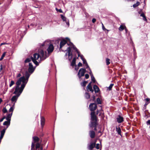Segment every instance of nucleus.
<instances>
[{"label": "nucleus", "mask_w": 150, "mask_h": 150, "mask_svg": "<svg viewBox=\"0 0 150 150\" xmlns=\"http://www.w3.org/2000/svg\"><path fill=\"white\" fill-rule=\"evenodd\" d=\"M38 54L39 55L40 60L39 62L40 63L42 61L45 59L49 56V54H47L46 51H44L42 50H39L38 52Z\"/></svg>", "instance_id": "nucleus-1"}, {"label": "nucleus", "mask_w": 150, "mask_h": 150, "mask_svg": "<svg viewBox=\"0 0 150 150\" xmlns=\"http://www.w3.org/2000/svg\"><path fill=\"white\" fill-rule=\"evenodd\" d=\"M91 120L89 124H91V126L93 124L96 125V123H97V118L95 114V111L92 112H91Z\"/></svg>", "instance_id": "nucleus-2"}, {"label": "nucleus", "mask_w": 150, "mask_h": 150, "mask_svg": "<svg viewBox=\"0 0 150 150\" xmlns=\"http://www.w3.org/2000/svg\"><path fill=\"white\" fill-rule=\"evenodd\" d=\"M22 92H23L21 91H17V92L14 93V91L13 93V94H15V95L12 97L11 99V100L12 103H14V105H15V103L16 102L18 98L20 96Z\"/></svg>", "instance_id": "nucleus-3"}, {"label": "nucleus", "mask_w": 150, "mask_h": 150, "mask_svg": "<svg viewBox=\"0 0 150 150\" xmlns=\"http://www.w3.org/2000/svg\"><path fill=\"white\" fill-rule=\"evenodd\" d=\"M31 150H43V147L41 146L40 143H37L35 144L32 142L31 146Z\"/></svg>", "instance_id": "nucleus-4"}, {"label": "nucleus", "mask_w": 150, "mask_h": 150, "mask_svg": "<svg viewBox=\"0 0 150 150\" xmlns=\"http://www.w3.org/2000/svg\"><path fill=\"white\" fill-rule=\"evenodd\" d=\"M32 60L34 63L37 66L39 65V61L38 62L36 60H38L39 58V55L38 54V53H35L33 54V57L31 56Z\"/></svg>", "instance_id": "nucleus-5"}, {"label": "nucleus", "mask_w": 150, "mask_h": 150, "mask_svg": "<svg viewBox=\"0 0 150 150\" xmlns=\"http://www.w3.org/2000/svg\"><path fill=\"white\" fill-rule=\"evenodd\" d=\"M23 78V77H21L17 80L16 82V86L14 87V88H15L14 93H16V92L17 91H21L20 87L19 86L21 83V82L22 81V79Z\"/></svg>", "instance_id": "nucleus-6"}, {"label": "nucleus", "mask_w": 150, "mask_h": 150, "mask_svg": "<svg viewBox=\"0 0 150 150\" xmlns=\"http://www.w3.org/2000/svg\"><path fill=\"white\" fill-rule=\"evenodd\" d=\"M86 72V70L85 68H82L80 69L78 73L77 76L79 79H81V77L84 76L85 73Z\"/></svg>", "instance_id": "nucleus-7"}, {"label": "nucleus", "mask_w": 150, "mask_h": 150, "mask_svg": "<svg viewBox=\"0 0 150 150\" xmlns=\"http://www.w3.org/2000/svg\"><path fill=\"white\" fill-rule=\"evenodd\" d=\"M71 48H72L70 46L69 47L67 48V49L66 50H65V51H67L68 52V59L69 61H71V59L73 57V54L72 52H71Z\"/></svg>", "instance_id": "nucleus-8"}, {"label": "nucleus", "mask_w": 150, "mask_h": 150, "mask_svg": "<svg viewBox=\"0 0 150 150\" xmlns=\"http://www.w3.org/2000/svg\"><path fill=\"white\" fill-rule=\"evenodd\" d=\"M70 43L72 45V48H73L74 50H75L78 54V57H80L82 60V61L85 58H84L83 55L80 54V52L79 51L78 49L76 48V47L75 46V45L72 42H71Z\"/></svg>", "instance_id": "nucleus-9"}, {"label": "nucleus", "mask_w": 150, "mask_h": 150, "mask_svg": "<svg viewBox=\"0 0 150 150\" xmlns=\"http://www.w3.org/2000/svg\"><path fill=\"white\" fill-rule=\"evenodd\" d=\"M89 107L90 110L92 112H93L96 109L97 106L96 103H93L90 104Z\"/></svg>", "instance_id": "nucleus-10"}, {"label": "nucleus", "mask_w": 150, "mask_h": 150, "mask_svg": "<svg viewBox=\"0 0 150 150\" xmlns=\"http://www.w3.org/2000/svg\"><path fill=\"white\" fill-rule=\"evenodd\" d=\"M36 68V67H33L31 63H29V67L28 68V71L29 73H33Z\"/></svg>", "instance_id": "nucleus-11"}, {"label": "nucleus", "mask_w": 150, "mask_h": 150, "mask_svg": "<svg viewBox=\"0 0 150 150\" xmlns=\"http://www.w3.org/2000/svg\"><path fill=\"white\" fill-rule=\"evenodd\" d=\"M116 121L119 123H120L124 121L123 117L120 115H118L116 118Z\"/></svg>", "instance_id": "nucleus-12"}, {"label": "nucleus", "mask_w": 150, "mask_h": 150, "mask_svg": "<svg viewBox=\"0 0 150 150\" xmlns=\"http://www.w3.org/2000/svg\"><path fill=\"white\" fill-rule=\"evenodd\" d=\"M49 45L47 49V51L48 52L47 54H49L50 55V54L52 53L54 50V47L52 44H50Z\"/></svg>", "instance_id": "nucleus-13"}, {"label": "nucleus", "mask_w": 150, "mask_h": 150, "mask_svg": "<svg viewBox=\"0 0 150 150\" xmlns=\"http://www.w3.org/2000/svg\"><path fill=\"white\" fill-rule=\"evenodd\" d=\"M22 83L21 84L20 87L21 91L23 92L24 88L25 87L26 84H27V82L26 81L25 79H22Z\"/></svg>", "instance_id": "nucleus-14"}, {"label": "nucleus", "mask_w": 150, "mask_h": 150, "mask_svg": "<svg viewBox=\"0 0 150 150\" xmlns=\"http://www.w3.org/2000/svg\"><path fill=\"white\" fill-rule=\"evenodd\" d=\"M61 18L63 21H65L67 25L69 26V20L65 16L62 15H61Z\"/></svg>", "instance_id": "nucleus-15"}, {"label": "nucleus", "mask_w": 150, "mask_h": 150, "mask_svg": "<svg viewBox=\"0 0 150 150\" xmlns=\"http://www.w3.org/2000/svg\"><path fill=\"white\" fill-rule=\"evenodd\" d=\"M96 145L95 143L91 142L90 144H88L87 145V148L89 150H92L95 147Z\"/></svg>", "instance_id": "nucleus-16"}, {"label": "nucleus", "mask_w": 150, "mask_h": 150, "mask_svg": "<svg viewBox=\"0 0 150 150\" xmlns=\"http://www.w3.org/2000/svg\"><path fill=\"white\" fill-rule=\"evenodd\" d=\"M50 44V42L45 41H44L43 43H39L38 44V45L40 46V48H42V47L44 46H46L47 45H48L49 44Z\"/></svg>", "instance_id": "nucleus-17"}, {"label": "nucleus", "mask_w": 150, "mask_h": 150, "mask_svg": "<svg viewBox=\"0 0 150 150\" xmlns=\"http://www.w3.org/2000/svg\"><path fill=\"white\" fill-rule=\"evenodd\" d=\"M6 129V128H4L0 131V142H1L2 139L3 137Z\"/></svg>", "instance_id": "nucleus-18"}, {"label": "nucleus", "mask_w": 150, "mask_h": 150, "mask_svg": "<svg viewBox=\"0 0 150 150\" xmlns=\"http://www.w3.org/2000/svg\"><path fill=\"white\" fill-rule=\"evenodd\" d=\"M67 43V41L64 39L61 41L59 45V49H61Z\"/></svg>", "instance_id": "nucleus-19"}, {"label": "nucleus", "mask_w": 150, "mask_h": 150, "mask_svg": "<svg viewBox=\"0 0 150 150\" xmlns=\"http://www.w3.org/2000/svg\"><path fill=\"white\" fill-rule=\"evenodd\" d=\"M89 135L91 138H93L95 136V132L93 130L90 131L89 132Z\"/></svg>", "instance_id": "nucleus-20"}, {"label": "nucleus", "mask_w": 150, "mask_h": 150, "mask_svg": "<svg viewBox=\"0 0 150 150\" xmlns=\"http://www.w3.org/2000/svg\"><path fill=\"white\" fill-rule=\"evenodd\" d=\"M116 131L117 133V134L122 137V135L121 134V130L120 128L119 127H116Z\"/></svg>", "instance_id": "nucleus-21"}, {"label": "nucleus", "mask_w": 150, "mask_h": 150, "mask_svg": "<svg viewBox=\"0 0 150 150\" xmlns=\"http://www.w3.org/2000/svg\"><path fill=\"white\" fill-rule=\"evenodd\" d=\"M93 88L96 93H98L100 91L99 88L98 86L96 85L93 86Z\"/></svg>", "instance_id": "nucleus-22"}, {"label": "nucleus", "mask_w": 150, "mask_h": 150, "mask_svg": "<svg viewBox=\"0 0 150 150\" xmlns=\"http://www.w3.org/2000/svg\"><path fill=\"white\" fill-rule=\"evenodd\" d=\"M12 115V113L7 114L6 117V120L11 122V118Z\"/></svg>", "instance_id": "nucleus-23"}, {"label": "nucleus", "mask_w": 150, "mask_h": 150, "mask_svg": "<svg viewBox=\"0 0 150 150\" xmlns=\"http://www.w3.org/2000/svg\"><path fill=\"white\" fill-rule=\"evenodd\" d=\"M45 118L43 117H41V124L42 127V128L45 124Z\"/></svg>", "instance_id": "nucleus-24"}, {"label": "nucleus", "mask_w": 150, "mask_h": 150, "mask_svg": "<svg viewBox=\"0 0 150 150\" xmlns=\"http://www.w3.org/2000/svg\"><path fill=\"white\" fill-rule=\"evenodd\" d=\"M76 59L75 57H74V58H73L72 61L71 63V66L72 67L75 66L76 67Z\"/></svg>", "instance_id": "nucleus-25"}, {"label": "nucleus", "mask_w": 150, "mask_h": 150, "mask_svg": "<svg viewBox=\"0 0 150 150\" xmlns=\"http://www.w3.org/2000/svg\"><path fill=\"white\" fill-rule=\"evenodd\" d=\"M10 122L8 121H5L3 124V125H6V128L7 129L8 127L10 125Z\"/></svg>", "instance_id": "nucleus-26"}, {"label": "nucleus", "mask_w": 150, "mask_h": 150, "mask_svg": "<svg viewBox=\"0 0 150 150\" xmlns=\"http://www.w3.org/2000/svg\"><path fill=\"white\" fill-rule=\"evenodd\" d=\"M33 141L35 143L38 142L39 141V138L37 136H34L33 137Z\"/></svg>", "instance_id": "nucleus-27"}, {"label": "nucleus", "mask_w": 150, "mask_h": 150, "mask_svg": "<svg viewBox=\"0 0 150 150\" xmlns=\"http://www.w3.org/2000/svg\"><path fill=\"white\" fill-rule=\"evenodd\" d=\"M84 81H83V82L81 83V86L83 87H85L86 86V84L88 83V81H85V79H84Z\"/></svg>", "instance_id": "nucleus-28"}, {"label": "nucleus", "mask_w": 150, "mask_h": 150, "mask_svg": "<svg viewBox=\"0 0 150 150\" xmlns=\"http://www.w3.org/2000/svg\"><path fill=\"white\" fill-rule=\"evenodd\" d=\"M98 125V123H97L96 125H94L93 124L91 126V124H89V126L90 127L92 128H93V127H94V130L95 131H96L97 130V128H96L97 126Z\"/></svg>", "instance_id": "nucleus-29"}, {"label": "nucleus", "mask_w": 150, "mask_h": 150, "mask_svg": "<svg viewBox=\"0 0 150 150\" xmlns=\"http://www.w3.org/2000/svg\"><path fill=\"white\" fill-rule=\"evenodd\" d=\"M84 96L86 99H88L90 98V95L88 93L86 92L85 93Z\"/></svg>", "instance_id": "nucleus-30"}, {"label": "nucleus", "mask_w": 150, "mask_h": 150, "mask_svg": "<svg viewBox=\"0 0 150 150\" xmlns=\"http://www.w3.org/2000/svg\"><path fill=\"white\" fill-rule=\"evenodd\" d=\"M14 106H15L14 103H13L12 106L10 108L9 110V112H11V113H13V111L14 110Z\"/></svg>", "instance_id": "nucleus-31"}, {"label": "nucleus", "mask_w": 150, "mask_h": 150, "mask_svg": "<svg viewBox=\"0 0 150 150\" xmlns=\"http://www.w3.org/2000/svg\"><path fill=\"white\" fill-rule=\"evenodd\" d=\"M125 28V25H121L119 28V30L120 31H122Z\"/></svg>", "instance_id": "nucleus-32"}, {"label": "nucleus", "mask_w": 150, "mask_h": 150, "mask_svg": "<svg viewBox=\"0 0 150 150\" xmlns=\"http://www.w3.org/2000/svg\"><path fill=\"white\" fill-rule=\"evenodd\" d=\"M32 73H29L28 71H26L25 72V77L29 78L30 75Z\"/></svg>", "instance_id": "nucleus-33"}, {"label": "nucleus", "mask_w": 150, "mask_h": 150, "mask_svg": "<svg viewBox=\"0 0 150 150\" xmlns=\"http://www.w3.org/2000/svg\"><path fill=\"white\" fill-rule=\"evenodd\" d=\"M102 28L103 30L104 31H106L107 32L105 31V33H108V32L109 31V30L106 29L105 28L103 24L102 23Z\"/></svg>", "instance_id": "nucleus-34"}, {"label": "nucleus", "mask_w": 150, "mask_h": 150, "mask_svg": "<svg viewBox=\"0 0 150 150\" xmlns=\"http://www.w3.org/2000/svg\"><path fill=\"white\" fill-rule=\"evenodd\" d=\"M32 60V58L31 57L30 58H26L24 61V62L25 63L29 62Z\"/></svg>", "instance_id": "nucleus-35"}, {"label": "nucleus", "mask_w": 150, "mask_h": 150, "mask_svg": "<svg viewBox=\"0 0 150 150\" xmlns=\"http://www.w3.org/2000/svg\"><path fill=\"white\" fill-rule=\"evenodd\" d=\"M68 41H69V43H67V45H68L70 46L72 48V45H71V44L70 43L71 42L70 41V40L69 38L68 37H66L65 38Z\"/></svg>", "instance_id": "nucleus-36"}, {"label": "nucleus", "mask_w": 150, "mask_h": 150, "mask_svg": "<svg viewBox=\"0 0 150 150\" xmlns=\"http://www.w3.org/2000/svg\"><path fill=\"white\" fill-rule=\"evenodd\" d=\"M140 16L143 17V20L144 21H146L147 20L146 17L144 13H142L140 15Z\"/></svg>", "instance_id": "nucleus-37"}, {"label": "nucleus", "mask_w": 150, "mask_h": 150, "mask_svg": "<svg viewBox=\"0 0 150 150\" xmlns=\"http://www.w3.org/2000/svg\"><path fill=\"white\" fill-rule=\"evenodd\" d=\"M86 89L88 91H89H89L91 92H93V90L92 89V86L89 87L88 88L86 87Z\"/></svg>", "instance_id": "nucleus-38"}, {"label": "nucleus", "mask_w": 150, "mask_h": 150, "mask_svg": "<svg viewBox=\"0 0 150 150\" xmlns=\"http://www.w3.org/2000/svg\"><path fill=\"white\" fill-rule=\"evenodd\" d=\"M96 102L98 104H102V102L99 98H97Z\"/></svg>", "instance_id": "nucleus-39"}, {"label": "nucleus", "mask_w": 150, "mask_h": 150, "mask_svg": "<svg viewBox=\"0 0 150 150\" xmlns=\"http://www.w3.org/2000/svg\"><path fill=\"white\" fill-rule=\"evenodd\" d=\"M140 4V3L139 2L137 1L136 4L133 5V6L134 8H135L138 6Z\"/></svg>", "instance_id": "nucleus-40"}, {"label": "nucleus", "mask_w": 150, "mask_h": 150, "mask_svg": "<svg viewBox=\"0 0 150 150\" xmlns=\"http://www.w3.org/2000/svg\"><path fill=\"white\" fill-rule=\"evenodd\" d=\"M6 54V52H4L3 53L1 57L0 58V61H1L5 57Z\"/></svg>", "instance_id": "nucleus-41"}, {"label": "nucleus", "mask_w": 150, "mask_h": 150, "mask_svg": "<svg viewBox=\"0 0 150 150\" xmlns=\"http://www.w3.org/2000/svg\"><path fill=\"white\" fill-rule=\"evenodd\" d=\"M91 80L93 81V83H95L96 81V80L94 78L93 75L91 76Z\"/></svg>", "instance_id": "nucleus-42"}, {"label": "nucleus", "mask_w": 150, "mask_h": 150, "mask_svg": "<svg viewBox=\"0 0 150 150\" xmlns=\"http://www.w3.org/2000/svg\"><path fill=\"white\" fill-rule=\"evenodd\" d=\"M60 40V39H58L56 40L55 41V43L56 44L58 47L59 46V42Z\"/></svg>", "instance_id": "nucleus-43"}, {"label": "nucleus", "mask_w": 150, "mask_h": 150, "mask_svg": "<svg viewBox=\"0 0 150 150\" xmlns=\"http://www.w3.org/2000/svg\"><path fill=\"white\" fill-rule=\"evenodd\" d=\"M114 84L113 83H111L110 86L108 87V88L109 91L111 90L112 86H113Z\"/></svg>", "instance_id": "nucleus-44"}, {"label": "nucleus", "mask_w": 150, "mask_h": 150, "mask_svg": "<svg viewBox=\"0 0 150 150\" xmlns=\"http://www.w3.org/2000/svg\"><path fill=\"white\" fill-rule=\"evenodd\" d=\"M110 59H109L108 58L106 59V62L107 65H108L110 64Z\"/></svg>", "instance_id": "nucleus-45"}, {"label": "nucleus", "mask_w": 150, "mask_h": 150, "mask_svg": "<svg viewBox=\"0 0 150 150\" xmlns=\"http://www.w3.org/2000/svg\"><path fill=\"white\" fill-rule=\"evenodd\" d=\"M2 111L4 113H5L7 112V110L6 107H4L3 108Z\"/></svg>", "instance_id": "nucleus-46"}, {"label": "nucleus", "mask_w": 150, "mask_h": 150, "mask_svg": "<svg viewBox=\"0 0 150 150\" xmlns=\"http://www.w3.org/2000/svg\"><path fill=\"white\" fill-rule=\"evenodd\" d=\"M14 84V82L13 80H11V83L9 84V86L10 87H11L12 85H13Z\"/></svg>", "instance_id": "nucleus-47"}, {"label": "nucleus", "mask_w": 150, "mask_h": 150, "mask_svg": "<svg viewBox=\"0 0 150 150\" xmlns=\"http://www.w3.org/2000/svg\"><path fill=\"white\" fill-rule=\"evenodd\" d=\"M56 11L57 12H59L60 13H62L63 11L61 9H58L57 8H55Z\"/></svg>", "instance_id": "nucleus-48"}, {"label": "nucleus", "mask_w": 150, "mask_h": 150, "mask_svg": "<svg viewBox=\"0 0 150 150\" xmlns=\"http://www.w3.org/2000/svg\"><path fill=\"white\" fill-rule=\"evenodd\" d=\"M36 26V24L35 23H32L30 24V26H31L32 27H35Z\"/></svg>", "instance_id": "nucleus-49"}, {"label": "nucleus", "mask_w": 150, "mask_h": 150, "mask_svg": "<svg viewBox=\"0 0 150 150\" xmlns=\"http://www.w3.org/2000/svg\"><path fill=\"white\" fill-rule=\"evenodd\" d=\"M21 77H23V78L22 79H25L26 80V82H27V83L28 82L29 78L27 77H25V78L24 76H22Z\"/></svg>", "instance_id": "nucleus-50"}, {"label": "nucleus", "mask_w": 150, "mask_h": 150, "mask_svg": "<svg viewBox=\"0 0 150 150\" xmlns=\"http://www.w3.org/2000/svg\"><path fill=\"white\" fill-rule=\"evenodd\" d=\"M89 76L88 74H86L85 75V78L86 79H88L89 78Z\"/></svg>", "instance_id": "nucleus-51"}, {"label": "nucleus", "mask_w": 150, "mask_h": 150, "mask_svg": "<svg viewBox=\"0 0 150 150\" xmlns=\"http://www.w3.org/2000/svg\"><path fill=\"white\" fill-rule=\"evenodd\" d=\"M146 124L147 125H150V120H148L146 122Z\"/></svg>", "instance_id": "nucleus-52"}, {"label": "nucleus", "mask_w": 150, "mask_h": 150, "mask_svg": "<svg viewBox=\"0 0 150 150\" xmlns=\"http://www.w3.org/2000/svg\"><path fill=\"white\" fill-rule=\"evenodd\" d=\"M83 64L85 65V64H86V63H87L86 59H83Z\"/></svg>", "instance_id": "nucleus-53"}, {"label": "nucleus", "mask_w": 150, "mask_h": 150, "mask_svg": "<svg viewBox=\"0 0 150 150\" xmlns=\"http://www.w3.org/2000/svg\"><path fill=\"white\" fill-rule=\"evenodd\" d=\"M96 21V19L95 18H93L92 20V22L93 23H94Z\"/></svg>", "instance_id": "nucleus-54"}, {"label": "nucleus", "mask_w": 150, "mask_h": 150, "mask_svg": "<svg viewBox=\"0 0 150 150\" xmlns=\"http://www.w3.org/2000/svg\"><path fill=\"white\" fill-rule=\"evenodd\" d=\"M99 144H96V148L97 149H99Z\"/></svg>", "instance_id": "nucleus-55"}, {"label": "nucleus", "mask_w": 150, "mask_h": 150, "mask_svg": "<svg viewBox=\"0 0 150 150\" xmlns=\"http://www.w3.org/2000/svg\"><path fill=\"white\" fill-rule=\"evenodd\" d=\"M82 64L80 62H79V63L78 64V66L79 67H82Z\"/></svg>", "instance_id": "nucleus-56"}, {"label": "nucleus", "mask_w": 150, "mask_h": 150, "mask_svg": "<svg viewBox=\"0 0 150 150\" xmlns=\"http://www.w3.org/2000/svg\"><path fill=\"white\" fill-rule=\"evenodd\" d=\"M92 98H93V99H92L93 101H95V99H96L95 96L93 95L92 96Z\"/></svg>", "instance_id": "nucleus-57"}, {"label": "nucleus", "mask_w": 150, "mask_h": 150, "mask_svg": "<svg viewBox=\"0 0 150 150\" xmlns=\"http://www.w3.org/2000/svg\"><path fill=\"white\" fill-rule=\"evenodd\" d=\"M91 83H92V82H91L89 83L88 84V86H87V88H88L89 87L91 86Z\"/></svg>", "instance_id": "nucleus-58"}, {"label": "nucleus", "mask_w": 150, "mask_h": 150, "mask_svg": "<svg viewBox=\"0 0 150 150\" xmlns=\"http://www.w3.org/2000/svg\"><path fill=\"white\" fill-rule=\"evenodd\" d=\"M21 33L22 32L20 30H18L17 33L18 35H20Z\"/></svg>", "instance_id": "nucleus-59"}, {"label": "nucleus", "mask_w": 150, "mask_h": 150, "mask_svg": "<svg viewBox=\"0 0 150 150\" xmlns=\"http://www.w3.org/2000/svg\"><path fill=\"white\" fill-rule=\"evenodd\" d=\"M85 66H86V69L88 68L89 67L87 63L85 64Z\"/></svg>", "instance_id": "nucleus-60"}, {"label": "nucleus", "mask_w": 150, "mask_h": 150, "mask_svg": "<svg viewBox=\"0 0 150 150\" xmlns=\"http://www.w3.org/2000/svg\"><path fill=\"white\" fill-rule=\"evenodd\" d=\"M89 74L91 76L93 75L91 71H89Z\"/></svg>", "instance_id": "nucleus-61"}, {"label": "nucleus", "mask_w": 150, "mask_h": 150, "mask_svg": "<svg viewBox=\"0 0 150 150\" xmlns=\"http://www.w3.org/2000/svg\"><path fill=\"white\" fill-rule=\"evenodd\" d=\"M2 69H3L2 65V64H1L0 65V72Z\"/></svg>", "instance_id": "nucleus-62"}, {"label": "nucleus", "mask_w": 150, "mask_h": 150, "mask_svg": "<svg viewBox=\"0 0 150 150\" xmlns=\"http://www.w3.org/2000/svg\"><path fill=\"white\" fill-rule=\"evenodd\" d=\"M150 99L149 98H146V99H145V100H146L147 101V102H148L149 101Z\"/></svg>", "instance_id": "nucleus-63"}, {"label": "nucleus", "mask_w": 150, "mask_h": 150, "mask_svg": "<svg viewBox=\"0 0 150 150\" xmlns=\"http://www.w3.org/2000/svg\"><path fill=\"white\" fill-rule=\"evenodd\" d=\"M124 29H125V33H127L128 30L126 28V27Z\"/></svg>", "instance_id": "nucleus-64"}]
</instances>
